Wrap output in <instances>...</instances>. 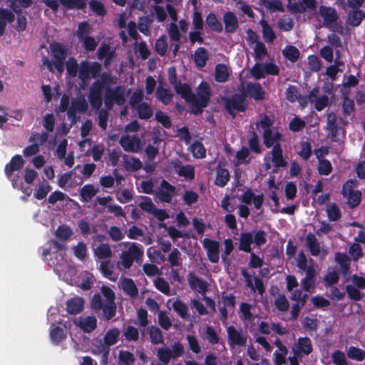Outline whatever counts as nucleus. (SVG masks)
<instances>
[{
  "label": "nucleus",
  "instance_id": "nucleus-1",
  "mask_svg": "<svg viewBox=\"0 0 365 365\" xmlns=\"http://www.w3.org/2000/svg\"><path fill=\"white\" fill-rule=\"evenodd\" d=\"M175 91L186 101L192 103V112L195 114L200 113L202 108L207 106L211 95L210 88L205 82L198 86L196 96L192 93L190 87L186 84H176Z\"/></svg>",
  "mask_w": 365,
  "mask_h": 365
},
{
  "label": "nucleus",
  "instance_id": "nucleus-2",
  "mask_svg": "<svg viewBox=\"0 0 365 365\" xmlns=\"http://www.w3.org/2000/svg\"><path fill=\"white\" fill-rule=\"evenodd\" d=\"M127 247V250H123L119 255V259L116 266L120 270L130 269L134 261L139 262L143 256V249L141 245L135 242H123L120 244Z\"/></svg>",
  "mask_w": 365,
  "mask_h": 365
},
{
  "label": "nucleus",
  "instance_id": "nucleus-3",
  "mask_svg": "<svg viewBox=\"0 0 365 365\" xmlns=\"http://www.w3.org/2000/svg\"><path fill=\"white\" fill-rule=\"evenodd\" d=\"M73 235V231L68 225H60L55 232V236L61 242H59L56 240L51 241L49 247L43 250V256L46 257L51 254H54L58 252H64L66 250V245L63 242L68 240ZM60 255L62 256V253H60Z\"/></svg>",
  "mask_w": 365,
  "mask_h": 365
},
{
  "label": "nucleus",
  "instance_id": "nucleus-4",
  "mask_svg": "<svg viewBox=\"0 0 365 365\" xmlns=\"http://www.w3.org/2000/svg\"><path fill=\"white\" fill-rule=\"evenodd\" d=\"M272 121L269 118L264 115L257 122V128L261 127L263 130L264 143L267 148L279 145L281 134L272 126Z\"/></svg>",
  "mask_w": 365,
  "mask_h": 365
},
{
  "label": "nucleus",
  "instance_id": "nucleus-5",
  "mask_svg": "<svg viewBox=\"0 0 365 365\" xmlns=\"http://www.w3.org/2000/svg\"><path fill=\"white\" fill-rule=\"evenodd\" d=\"M51 53L53 56V63L49 59H44L43 66H46L49 71L53 70V64L56 69L61 74L64 70V61L67 56L65 48L57 43L51 45Z\"/></svg>",
  "mask_w": 365,
  "mask_h": 365
},
{
  "label": "nucleus",
  "instance_id": "nucleus-6",
  "mask_svg": "<svg viewBox=\"0 0 365 365\" xmlns=\"http://www.w3.org/2000/svg\"><path fill=\"white\" fill-rule=\"evenodd\" d=\"M185 348L180 342H175L171 347L163 346L157 351V356L164 364H168L171 359H175L183 355Z\"/></svg>",
  "mask_w": 365,
  "mask_h": 365
},
{
  "label": "nucleus",
  "instance_id": "nucleus-7",
  "mask_svg": "<svg viewBox=\"0 0 365 365\" xmlns=\"http://www.w3.org/2000/svg\"><path fill=\"white\" fill-rule=\"evenodd\" d=\"M357 181L354 180H347L342 188V195L346 199L347 204L351 207H355L359 205L361 200V193L355 189Z\"/></svg>",
  "mask_w": 365,
  "mask_h": 365
},
{
  "label": "nucleus",
  "instance_id": "nucleus-8",
  "mask_svg": "<svg viewBox=\"0 0 365 365\" xmlns=\"http://www.w3.org/2000/svg\"><path fill=\"white\" fill-rule=\"evenodd\" d=\"M126 96V91L121 87H117L115 89L109 88L106 92L105 104L108 109L112 108L113 103L123 105L125 102Z\"/></svg>",
  "mask_w": 365,
  "mask_h": 365
},
{
  "label": "nucleus",
  "instance_id": "nucleus-9",
  "mask_svg": "<svg viewBox=\"0 0 365 365\" xmlns=\"http://www.w3.org/2000/svg\"><path fill=\"white\" fill-rule=\"evenodd\" d=\"M138 206L147 213L153 215L160 221L168 218V214L164 210L157 209L152 200L148 197H142Z\"/></svg>",
  "mask_w": 365,
  "mask_h": 365
},
{
  "label": "nucleus",
  "instance_id": "nucleus-10",
  "mask_svg": "<svg viewBox=\"0 0 365 365\" xmlns=\"http://www.w3.org/2000/svg\"><path fill=\"white\" fill-rule=\"evenodd\" d=\"M101 65L98 63L81 62L79 66L78 77L83 83L91 78H96L100 73Z\"/></svg>",
  "mask_w": 365,
  "mask_h": 365
},
{
  "label": "nucleus",
  "instance_id": "nucleus-11",
  "mask_svg": "<svg viewBox=\"0 0 365 365\" xmlns=\"http://www.w3.org/2000/svg\"><path fill=\"white\" fill-rule=\"evenodd\" d=\"M228 344L231 347L244 346L247 341V334L242 329H236L233 326L227 327Z\"/></svg>",
  "mask_w": 365,
  "mask_h": 365
},
{
  "label": "nucleus",
  "instance_id": "nucleus-12",
  "mask_svg": "<svg viewBox=\"0 0 365 365\" xmlns=\"http://www.w3.org/2000/svg\"><path fill=\"white\" fill-rule=\"evenodd\" d=\"M119 143L127 152L139 153L142 150L141 140L137 135H124Z\"/></svg>",
  "mask_w": 365,
  "mask_h": 365
},
{
  "label": "nucleus",
  "instance_id": "nucleus-13",
  "mask_svg": "<svg viewBox=\"0 0 365 365\" xmlns=\"http://www.w3.org/2000/svg\"><path fill=\"white\" fill-rule=\"evenodd\" d=\"M202 245L206 250L207 257L212 263H217L220 259V243L217 241L205 238Z\"/></svg>",
  "mask_w": 365,
  "mask_h": 365
},
{
  "label": "nucleus",
  "instance_id": "nucleus-14",
  "mask_svg": "<svg viewBox=\"0 0 365 365\" xmlns=\"http://www.w3.org/2000/svg\"><path fill=\"white\" fill-rule=\"evenodd\" d=\"M312 341L308 337H299L292 347L296 356H307L312 353Z\"/></svg>",
  "mask_w": 365,
  "mask_h": 365
},
{
  "label": "nucleus",
  "instance_id": "nucleus-15",
  "mask_svg": "<svg viewBox=\"0 0 365 365\" xmlns=\"http://www.w3.org/2000/svg\"><path fill=\"white\" fill-rule=\"evenodd\" d=\"M120 334V331L117 328L110 329L107 331L103 338L104 344L101 345L99 350V352L103 354V357H107L109 352V346L117 343Z\"/></svg>",
  "mask_w": 365,
  "mask_h": 365
},
{
  "label": "nucleus",
  "instance_id": "nucleus-16",
  "mask_svg": "<svg viewBox=\"0 0 365 365\" xmlns=\"http://www.w3.org/2000/svg\"><path fill=\"white\" fill-rule=\"evenodd\" d=\"M103 83L101 81H96L90 89L89 101L91 106L98 110L102 105V89Z\"/></svg>",
  "mask_w": 365,
  "mask_h": 365
},
{
  "label": "nucleus",
  "instance_id": "nucleus-17",
  "mask_svg": "<svg viewBox=\"0 0 365 365\" xmlns=\"http://www.w3.org/2000/svg\"><path fill=\"white\" fill-rule=\"evenodd\" d=\"M319 93V88H314L309 94V101L314 105L317 110L321 111L324 109L329 104V98L325 95L318 96Z\"/></svg>",
  "mask_w": 365,
  "mask_h": 365
},
{
  "label": "nucleus",
  "instance_id": "nucleus-18",
  "mask_svg": "<svg viewBox=\"0 0 365 365\" xmlns=\"http://www.w3.org/2000/svg\"><path fill=\"white\" fill-rule=\"evenodd\" d=\"M306 244L313 256L320 257L321 259H323L327 255V250L320 247L314 235L309 233L307 235Z\"/></svg>",
  "mask_w": 365,
  "mask_h": 365
},
{
  "label": "nucleus",
  "instance_id": "nucleus-19",
  "mask_svg": "<svg viewBox=\"0 0 365 365\" xmlns=\"http://www.w3.org/2000/svg\"><path fill=\"white\" fill-rule=\"evenodd\" d=\"M225 106L228 112L234 115L236 112L244 111L247 104L243 96H235L226 101Z\"/></svg>",
  "mask_w": 365,
  "mask_h": 365
},
{
  "label": "nucleus",
  "instance_id": "nucleus-20",
  "mask_svg": "<svg viewBox=\"0 0 365 365\" xmlns=\"http://www.w3.org/2000/svg\"><path fill=\"white\" fill-rule=\"evenodd\" d=\"M67 145V140H61L57 146L56 153L58 159L63 160L68 168H71L74 164V157L73 153H70L66 156Z\"/></svg>",
  "mask_w": 365,
  "mask_h": 365
},
{
  "label": "nucleus",
  "instance_id": "nucleus-21",
  "mask_svg": "<svg viewBox=\"0 0 365 365\" xmlns=\"http://www.w3.org/2000/svg\"><path fill=\"white\" fill-rule=\"evenodd\" d=\"M88 109V103L84 97H79L73 99L71 106L68 110V116L71 119H74L76 113H84Z\"/></svg>",
  "mask_w": 365,
  "mask_h": 365
},
{
  "label": "nucleus",
  "instance_id": "nucleus-22",
  "mask_svg": "<svg viewBox=\"0 0 365 365\" xmlns=\"http://www.w3.org/2000/svg\"><path fill=\"white\" fill-rule=\"evenodd\" d=\"M315 7V0H302V1L289 0L288 3L289 9L294 13H302L307 9H313Z\"/></svg>",
  "mask_w": 365,
  "mask_h": 365
},
{
  "label": "nucleus",
  "instance_id": "nucleus-23",
  "mask_svg": "<svg viewBox=\"0 0 365 365\" xmlns=\"http://www.w3.org/2000/svg\"><path fill=\"white\" fill-rule=\"evenodd\" d=\"M74 324L86 332L94 330L97 325V319L95 317H80L74 319Z\"/></svg>",
  "mask_w": 365,
  "mask_h": 365
},
{
  "label": "nucleus",
  "instance_id": "nucleus-24",
  "mask_svg": "<svg viewBox=\"0 0 365 365\" xmlns=\"http://www.w3.org/2000/svg\"><path fill=\"white\" fill-rule=\"evenodd\" d=\"M319 13L324 20V25L328 26L333 24L338 19L336 10L331 7L322 6L319 7Z\"/></svg>",
  "mask_w": 365,
  "mask_h": 365
},
{
  "label": "nucleus",
  "instance_id": "nucleus-25",
  "mask_svg": "<svg viewBox=\"0 0 365 365\" xmlns=\"http://www.w3.org/2000/svg\"><path fill=\"white\" fill-rule=\"evenodd\" d=\"M173 167L179 175L182 176L187 179H193L194 178V168L190 165H182L181 163L176 160L172 162Z\"/></svg>",
  "mask_w": 365,
  "mask_h": 365
},
{
  "label": "nucleus",
  "instance_id": "nucleus-26",
  "mask_svg": "<svg viewBox=\"0 0 365 365\" xmlns=\"http://www.w3.org/2000/svg\"><path fill=\"white\" fill-rule=\"evenodd\" d=\"M120 287L123 291L130 297H134L138 295V288L132 279L125 277L121 278Z\"/></svg>",
  "mask_w": 365,
  "mask_h": 365
},
{
  "label": "nucleus",
  "instance_id": "nucleus-27",
  "mask_svg": "<svg viewBox=\"0 0 365 365\" xmlns=\"http://www.w3.org/2000/svg\"><path fill=\"white\" fill-rule=\"evenodd\" d=\"M173 192L174 187L168 182L163 181L161 182V188L158 193V197L162 202H169L172 200Z\"/></svg>",
  "mask_w": 365,
  "mask_h": 365
},
{
  "label": "nucleus",
  "instance_id": "nucleus-28",
  "mask_svg": "<svg viewBox=\"0 0 365 365\" xmlns=\"http://www.w3.org/2000/svg\"><path fill=\"white\" fill-rule=\"evenodd\" d=\"M247 93L249 96L252 97L255 100L259 101L264 98V91L259 83H248L246 88Z\"/></svg>",
  "mask_w": 365,
  "mask_h": 365
},
{
  "label": "nucleus",
  "instance_id": "nucleus-29",
  "mask_svg": "<svg viewBox=\"0 0 365 365\" xmlns=\"http://www.w3.org/2000/svg\"><path fill=\"white\" fill-rule=\"evenodd\" d=\"M84 302L80 297H75L67 302V311L71 314H76L82 311Z\"/></svg>",
  "mask_w": 365,
  "mask_h": 365
},
{
  "label": "nucleus",
  "instance_id": "nucleus-30",
  "mask_svg": "<svg viewBox=\"0 0 365 365\" xmlns=\"http://www.w3.org/2000/svg\"><path fill=\"white\" fill-rule=\"evenodd\" d=\"M24 164V160L19 155L14 156L10 163L5 168V173L7 176H10L15 170H20Z\"/></svg>",
  "mask_w": 365,
  "mask_h": 365
},
{
  "label": "nucleus",
  "instance_id": "nucleus-31",
  "mask_svg": "<svg viewBox=\"0 0 365 365\" xmlns=\"http://www.w3.org/2000/svg\"><path fill=\"white\" fill-rule=\"evenodd\" d=\"M51 190V186L46 180L39 182L36 187L34 196L37 200L44 199Z\"/></svg>",
  "mask_w": 365,
  "mask_h": 365
},
{
  "label": "nucleus",
  "instance_id": "nucleus-32",
  "mask_svg": "<svg viewBox=\"0 0 365 365\" xmlns=\"http://www.w3.org/2000/svg\"><path fill=\"white\" fill-rule=\"evenodd\" d=\"M253 242V235L250 232H242L240 237V250L250 253L252 251L251 245Z\"/></svg>",
  "mask_w": 365,
  "mask_h": 365
},
{
  "label": "nucleus",
  "instance_id": "nucleus-33",
  "mask_svg": "<svg viewBox=\"0 0 365 365\" xmlns=\"http://www.w3.org/2000/svg\"><path fill=\"white\" fill-rule=\"evenodd\" d=\"M272 161L274 164L276 168H283L287 165L286 161L282 156V150L280 145H277L272 150Z\"/></svg>",
  "mask_w": 365,
  "mask_h": 365
},
{
  "label": "nucleus",
  "instance_id": "nucleus-34",
  "mask_svg": "<svg viewBox=\"0 0 365 365\" xmlns=\"http://www.w3.org/2000/svg\"><path fill=\"white\" fill-rule=\"evenodd\" d=\"M14 20V14L4 9H0V36L4 33L6 23H11Z\"/></svg>",
  "mask_w": 365,
  "mask_h": 365
},
{
  "label": "nucleus",
  "instance_id": "nucleus-35",
  "mask_svg": "<svg viewBox=\"0 0 365 365\" xmlns=\"http://www.w3.org/2000/svg\"><path fill=\"white\" fill-rule=\"evenodd\" d=\"M365 17V14L360 10H353L349 13L346 24L351 26H358L364 18Z\"/></svg>",
  "mask_w": 365,
  "mask_h": 365
},
{
  "label": "nucleus",
  "instance_id": "nucleus-36",
  "mask_svg": "<svg viewBox=\"0 0 365 365\" xmlns=\"http://www.w3.org/2000/svg\"><path fill=\"white\" fill-rule=\"evenodd\" d=\"M224 23L226 31L233 33L238 27V21L235 15L232 12H227L224 15Z\"/></svg>",
  "mask_w": 365,
  "mask_h": 365
},
{
  "label": "nucleus",
  "instance_id": "nucleus-37",
  "mask_svg": "<svg viewBox=\"0 0 365 365\" xmlns=\"http://www.w3.org/2000/svg\"><path fill=\"white\" fill-rule=\"evenodd\" d=\"M98 188L94 187V185L88 184L85 185L80 190V195L81 199L84 202H90L91 199L98 193Z\"/></svg>",
  "mask_w": 365,
  "mask_h": 365
},
{
  "label": "nucleus",
  "instance_id": "nucleus-38",
  "mask_svg": "<svg viewBox=\"0 0 365 365\" xmlns=\"http://www.w3.org/2000/svg\"><path fill=\"white\" fill-rule=\"evenodd\" d=\"M54 270L58 274L60 277L67 282L71 279V277L75 274L74 269L67 264L65 267H63L60 264H56Z\"/></svg>",
  "mask_w": 365,
  "mask_h": 365
},
{
  "label": "nucleus",
  "instance_id": "nucleus-39",
  "mask_svg": "<svg viewBox=\"0 0 365 365\" xmlns=\"http://www.w3.org/2000/svg\"><path fill=\"white\" fill-rule=\"evenodd\" d=\"M230 76V69L225 64H217L215 66V77L217 82H225Z\"/></svg>",
  "mask_w": 365,
  "mask_h": 365
},
{
  "label": "nucleus",
  "instance_id": "nucleus-40",
  "mask_svg": "<svg viewBox=\"0 0 365 365\" xmlns=\"http://www.w3.org/2000/svg\"><path fill=\"white\" fill-rule=\"evenodd\" d=\"M189 284L192 289L200 293H205L207 290V284L195 275L190 274L189 277Z\"/></svg>",
  "mask_w": 365,
  "mask_h": 365
},
{
  "label": "nucleus",
  "instance_id": "nucleus-41",
  "mask_svg": "<svg viewBox=\"0 0 365 365\" xmlns=\"http://www.w3.org/2000/svg\"><path fill=\"white\" fill-rule=\"evenodd\" d=\"M335 261L340 265L341 271L346 275L350 267V259L344 253L337 252L335 254Z\"/></svg>",
  "mask_w": 365,
  "mask_h": 365
},
{
  "label": "nucleus",
  "instance_id": "nucleus-42",
  "mask_svg": "<svg viewBox=\"0 0 365 365\" xmlns=\"http://www.w3.org/2000/svg\"><path fill=\"white\" fill-rule=\"evenodd\" d=\"M134 109L137 110L138 116L141 119H149L153 113V109L147 103H141Z\"/></svg>",
  "mask_w": 365,
  "mask_h": 365
},
{
  "label": "nucleus",
  "instance_id": "nucleus-43",
  "mask_svg": "<svg viewBox=\"0 0 365 365\" xmlns=\"http://www.w3.org/2000/svg\"><path fill=\"white\" fill-rule=\"evenodd\" d=\"M141 161L136 158L130 156H124V166L130 171H136L142 168Z\"/></svg>",
  "mask_w": 365,
  "mask_h": 365
},
{
  "label": "nucleus",
  "instance_id": "nucleus-44",
  "mask_svg": "<svg viewBox=\"0 0 365 365\" xmlns=\"http://www.w3.org/2000/svg\"><path fill=\"white\" fill-rule=\"evenodd\" d=\"M174 311L182 319H186L188 315L187 306L180 299H177L173 302Z\"/></svg>",
  "mask_w": 365,
  "mask_h": 365
},
{
  "label": "nucleus",
  "instance_id": "nucleus-45",
  "mask_svg": "<svg viewBox=\"0 0 365 365\" xmlns=\"http://www.w3.org/2000/svg\"><path fill=\"white\" fill-rule=\"evenodd\" d=\"M94 254L98 259H108L111 257L112 251L108 244H101L94 250Z\"/></svg>",
  "mask_w": 365,
  "mask_h": 365
},
{
  "label": "nucleus",
  "instance_id": "nucleus-46",
  "mask_svg": "<svg viewBox=\"0 0 365 365\" xmlns=\"http://www.w3.org/2000/svg\"><path fill=\"white\" fill-rule=\"evenodd\" d=\"M147 332L153 344H159L164 343L163 336L159 328L155 327H149L147 329Z\"/></svg>",
  "mask_w": 365,
  "mask_h": 365
},
{
  "label": "nucleus",
  "instance_id": "nucleus-47",
  "mask_svg": "<svg viewBox=\"0 0 365 365\" xmlns=\"http://www.w3.org/2000/svg\"><path fill=\"white\" fill-rule=\"evenodd\" d=\"M260 25L262 29L263 38L265 41L267 43L272 42L276 38V35L272 29L264 20L260 21Z\"/></svg>",
  "mask_w": 365,
  "mask_h": 365
},
{
  "label": "nucleus",
  "instance_id": "nucleus-48",
  "mask_svg": "<svg viewBox=\"0 0 365 365\" xmlns=\"http://www.w3.org/2000/svg\"><path fill=\"white\" fill-rule=\"evenodd\" d=\"M230 179V173L227 170L219 168L217 170V176L215 179V184L220 187H223L226 185Z\"/></svg>",
  "mask_w": 365,
  "mask_h": 365
},
{
  "label": "nucleus",
  "instance_id": "nucleus-49",
  "mask_svg": "<svg viewBox=\"0 0 365 365\" xmlns=\"http://www.w3.org/2000/svg\"><path fill=\"white\" fill-rule=\"evenodd\" d=\"M286 58L292 62H295L299 57V51L293 46H287L282 51Z\"/></svg>",
  "mask_w": 365,
  "mask_h": 365
},
{
  "label": "nucleus",
  "instance_id": "nucleus-50",
  "mask_svg": "<svg viewBox=\"0 0 365 365\" xmlns=\"http://www.w3.org/2000/svg\"><path fill=\"white\" fill-rule=\"evenodd\" d=\"M156 97L164 104H168L173 98L172 93L163 87H158L156 91Z\"/></svg>",
  "mask_w": 365,
  "mask_h": 365
},
{
  "label": "nucleus",
  "instance_id": "nucleus-51",
  "mask_svg": "<svg viewBox=\"0 0 365 365\" xmlns=\"http://www.w3.org/2000/svg\"><path fill=\"white\" fill-rule=\"evenodd\" d=\"M155 288L165 295H170V288L168 282L163 277H157L154 280Z\"/></svg>",
  "mask_w": 365,
  "mask_h": 365
},
{
  "label": "nucleus",
  "instance_id": "nucleus-52",
  "mask_svg": "<svg viewBox=\"0 0 365 365\" xmlns=\"http://www.w3.org/2000/svg\"><path fill=\"white\" fill-rule=\"evenodd\" d=\"M195 61L197 66L202 67L208 58L207 53L203 48H199L195 53Z\"/></svg>",
  "mask_w": 365,
  "mask_h": 365
},
{
  "label": "nucleus",
  "instance_id": "nucleus-53",
  "mask_svg": "<svg viewBox=\"0 0 365 365\" xmlns=\"http://www.w3.org/2000/svg\"><path fill=\"white\" fill-rule=\"evenodd\" d=\"M98 58L105 59V63L108 64L113 57V51L107 44H103L98 51Z\"/></svg>",
  "mask_w": 365,
  "mask_h": 365
},
{
  "label": "nucleus",
  "instance_id": "nucleus-54",
  "mask_svg": "<svg viewBox=\"0 0 365 365\" xmlns=\"http://www.w3.org/2000/svg\"><path fill=\"white\" fill-rule=\"evenodd\" d=\"M298 154L304 160H307L312 153V146L308 142H302L298 146Z\"/></svg>",
  "mask_w": 365,
  "mask_h": 365
},
{
  "label": "nucleus",
  "instance_id": "nucleus-55",
  "mask_svg": "<svg viewBox=\"0 0 365 365\" xmlns=\"http://www.w3.org/2000/svg\"><path fill=\"white\" fill-rule=\"evenodd\" d=\"M255 58L258 60H264L267 56V49L262 42H257L253 46Z\"/></svg>",
  "mask_w": 365,
  "mask_h": 365
},
{
  "label": "nucleus",
  "instance_id": "nucleus-56",
  "mask_svg": "<svg viewBox=\"0 0 365 365\" xmlns=\"http://www.w3.org/2000/svg\"><path fill=\"white\" fill-rule=\"evenodd\" d=\"M205 22L215 31H220L222 30L221 24L213 13H210L207 16Z\"/></svg>",
  "mask_w": 365,
  "mask_h": 365
},
{
  "label": "nucleus",
  "instance_id": "nucleus-57",
  "mask_svg": "<svg viewBox=\"0 0 365 365\" xmlns=\"http://www.w3.org/2000/svg\"><path fill=\"white\" fill-rule=\"evenodd\" d=\"M347 356L351 359L362 361L365 358V352L359 348L351 346L347 351Z\"/></svg>",
  "mask_w": 365,
  "mask_h": 365
},
{
  "label": "nucleus",
  "instance_id": "nucleus-58",
  "mask_svg": "<svg viewBox=\"0 0 365 365\" xmlns=\"http://www.w3.org/2000/svg\"><path fill=\"white\" fill-rule=\"evenodd\" d=\"M190 150L195 158H202L205 157L206 150L200 143H193L190 145Z\"/></svg>",
  "mask_w": 365,
  "mask_h": 365
},
{
  "label": "nucleus",
  "instance_id": "nucleus-59",
  "mask_svg": "<svg viewBox=\"0 0 365 365\" xmlns=\"http://www.w3.org/2000/svg\"><path fill=\"white\" fill-rule=\"evenodd\" d=\"M346 291L350 299L354 301H359L363 298V294L359 291L358 287L353 284H348L346 287Z\"/></svg>",
  "mask_w": 365,
  "mask_h": 365
},
{
  "label": "nucleus",
  "instance_id": "nucleus-60",
  "mask_svg": "<svg viewBox=\"0 0 365 365\" xmlns=\"http://www.w3.org/2000/svg\"><path fill=\"white\" fill-rule=\"evenodd\" d=\"M118 360L121 364L131 365L134 362L135 359L133 354L128 351L121 350L118 353Z\"/></svg>",
  "mask_w": 365,
  "mask_h": 365
},
{
  "label": "nucleus",
  "instance_id": "nucleus-61",
  "mask_svg": "<svg viewBox=\"0 0 365 365\" xmlns=\"http://www.w3.org/2000/svg\"><path fill=\"white\" fill-rule=\"evenodd\" d=\"M326 211L329 219L331 221L339 220L341 216L339 207L334 203L328 205Z\"/></svg>",
  "mask_w": 365,
  "mask_h": 365
},
{
  "label": "nucleus",
  "instance_id": "nucleus-62",
  "mask_svg": "<svg viewBox=\"0 0 365 365\" xmlns=\"http://www.w3.org/2000/svg\"><path fill=\"white\" fill-rule=\"evenodd\" d=\"M339 272L336 270L329 269L324 279L328 285H333L339 282Z\"/></svg>",
  "mask_w": 365,
  "mask_h": 365
},
{
  "label": "nucleus",
  "instance_id": "nucleus-63",
  "mask_svg": "<svg viewBox=\"0 0 365 365\" xmlns=\"http://www.w3.org/2000/svg\"><path fill=\"white\" fill-rule=\"evenodd\" d=\"M155 49L160 56H164L168 50L167 37L165 36H160L156 41Z\"/></svg>",
  "mask_w": 365,
  "mask_h": 365
},
{
  "label": "nucleus",
  "instance_id": "nucleus-64",
  "mask_svg": "<svg viewBox=\"0 0 365 365\" xmlns=\"http://www.w3.org/2000/svg\"><path fill=\"white\" fill-rule=\"evenodd\" d=\"M181 253L177 249L174 248L168 256V261L171 267H178L181 265Z\"/></svg>",
  "mask_w": 365,
  "mask_h": 365
}]
</instances>
